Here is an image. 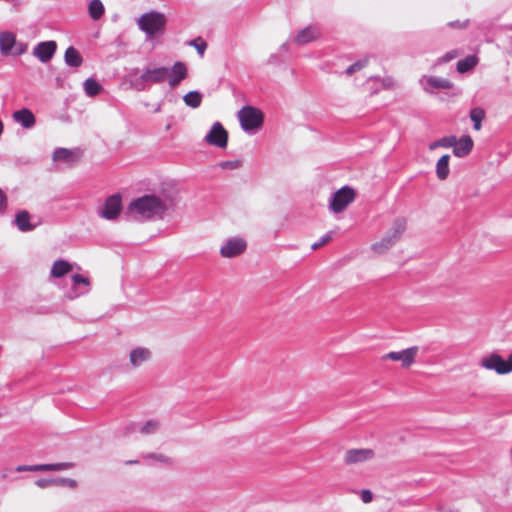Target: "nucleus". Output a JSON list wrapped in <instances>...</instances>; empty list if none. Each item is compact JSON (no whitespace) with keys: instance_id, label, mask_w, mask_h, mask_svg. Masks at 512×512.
Here are the masks:
<instances>
[{"instance_id":"nucleus-1","label":"nucleus","mask_w":512,"mask_h":512,"mask_svg":"<svg viewBox=\"0 0 512 512\" xmlns=\"http://www.w3.org/2000/svg\"><path fill=\"white\" fill-rule=\"evenodd\" d=\"M175 205L176 196L173 193L145 194L131 201L128 214L137 221L163 219Z\"/></svg>"},{"instance_id":"nucleus-2","label":"nucleus","mask_w":512,"mask_h":512,"mask_svg":"<svg viewBox=\"0 0 512 512\" xmlns=\"http://www.w3.org/2000/svg\"><path fill=\"white\" fill-rule=\"evenodd\" d=\"M137 24L139 29L145 32L147 37L152 38L164 32L166 18L165 15L160 12L150 11L141 15L137 20Z\"/></svg>"},{"instance_id":"nucleus-3","label":"nucleus","mask_w":512,"mask_h":512,"mask_svg":"<svg viewBox=\"0 0 512 512\" xmlns=\"http://www.w3.org/2000/svg\"><path fill=\"white\" fill-rule=\"evenodd\" d=\"M241 128L248 133H254L263 124V113L252 106H244L238 112Z\"/></svg>"},{"instance_id":"nucleus-4","label":"nucleus","mask_w":512,"mask_h":512,"mask_svg":"<svg viewBox=\"0 0 512 512\" xmlns=\"http://www.w3.org/2000/svg\"><path fill=\"white\" fill-rule=\"evenodd\" d=\"M169 73L168 67H154V68H146L141 76L135 80L133 83L134 87L138 91H142L147 89L148 84H160L163 83Z\"/></svg>"},{"instance_id":"nucleus-5","label":"nucleus","mask_w":512,"mask_h":512,"mask_svg":"<svg viewBox=\"0 0 512 512\" xmlns=\"http://www.w3.org/2000/svg\"><path fill=\"white\" fill-rule=\"evenodd\" d=\"M355 199V191L349 186H344L332 194L329 208L333 213H341Z\"/></svg>"},{"instance_id":"nucleus-6","label":"nucleus","mask_w":512,"mask_h":512,"mask_svg":"<svg viewBox=\"0 0 512 512\" xmlns=\"http://www.w3.org/2000/svg\"><path fill=\"white\" fill-rule=\"evenodd\" d=\"M204 140L211 146L224 149L228 144V132L220 122H214Z\"/></svg>"},{"instance_id":"nucleus-7","label":"nucleus","mask_w":512,"mask_h":512,"mask_svg":"<svg viewBox=\"0 0 512 512\" xmlns=\"http://www.w3.org/2000/svg\"><path fill=\"white\" fill-rule=\"evenodd\" d=\"M247 243L243 238L232 237L227 239L220 248V255L223 258H234L246 250Z\"/></svg>"},{"instance_id":"nucleus-8","label":"nucleus","mask_w":512,"mask_h":512,"mask_svg":"<svg viewBox=\"0 0 512 512\" xmlns=\"http://www.w3.org/2000/svg\"><path fill=\"white\" fill-rule=\"evenodd\" d=\"M418 347L413 346L402 351H392L382 356V360L400 361L402 366L410 367L417 356Z\"/></svg>"},{"instance_id":"nucleus-9","label":"nucleus","mask_w":512,"mask_h":512,"mask_svg":"<svg viewBox=\"0 0 512 512\" xmlns=\"http://www.w3.org/2000/svg\"><path fill=\"white\" fill-rule=\"evenodd\" d=\"M375 453L369 448L349 449L346 451L343 461L346 465H358L370 461Z\"/></svg>"},{"instance_id":"nucleus-10","label":"nucleus","mask_w":512,"mask_h":512,"mask_svg":"<svg viewBox=\"0 0 512 512\" xmlns=\"http://www.w3.org/2000/svg\"><path fill=\"white\" fill-rule=\"evenodd\" d=\"M480 365L487 370L495 371L499 375L508 374L510 369L508 366H506V361L502 358V356L495 352L482 358Z\"/></svg>"},{"instance_id":"nucleus-11","label":"nucleus","mask_w":512,"mask_h":512,"mask_svg":"<svg viewBox=\"0 0 512 512\" xmlns=\"http://www.w3.org/2000/svg\"><path fill=\"white\" fill-rule=\"evenodd\" d=\"M122 207L121 197L118 194L108 197L100 210L99 215L107 220H114L118 217Z\"/></svg>"},{"instance_id":"nucleus-12","label":"nucleus","mask_w":512,"mask_h":512,"mask_svg":"<svg viewBox=\"0 0 512 512\" xmlns=\"http://www.w3.org/2000/svg\"><path fill=\"white\" fill-rule=\"evenodd\" d=\"M57 49L55 41H44L38 43L33 48V55L39 59L42 63H47L52 59Z\"/></svg>"},{"instance_id":"nucleus-13","label":"nucleus","mask_w":512,"mask_h":512,"mask_svg":"<svg viewBox=\"0 0 512 512\" xmlns=\"http://www.w3.org/2000/svg\"><path fill=\"white\" fill-rule=\"evenodd\" d=\"M188 76V69L185 63L177 61L174 65L169 68L168 83L171 88L177 87L181 81L186 79Z\"/></svg>"},{"instance_id":"nucleus-14","label":"nucleus","mask_w":512,"mask_h":512,"mask_svg":"<svg viewBox=\"0 0 512 512\" xmlns=\"http://www.w3.org/2000/svg\"><path fill=\"white\" fill-rule=\"evenodd\" d=\"M320 30L317 26L315 25H309L301 30H299L293 41L295 44L299 45V46H303V45H306L310 42H313L317 39H319L320 37Z\"/></svg>"},{"instance_id":"nucleus-15","label":"nucleus","mask_w":512,"mask_h":512,"mask_svg":"<svg viewBox=\"0 0 512 512\" xmlns=\"http://www.w3.org/2000/svg\"><path fill=\"white\" fill-rule=\"evenodd\" d=\"M420 83L428 93H433L434 89H450L452 87V83L448 79L434 76H424Z\"/></svg>"},{"instance_id":"nucleus-16","label":"nucleus","mask_w":512,"mask_h":512,"mask_svg":"<svg viewBox=\"0 0 512 512\" xmlns=\"http://www.w3.org/2000/svg\"><path fill=\"white\" fill-rule=\"evenodd\" d=\"M152 358V352L146 347H136L129 353V363L132 368H138Z\"/></svg>"},{"instance_id":"nucleus-17","label":"nucleus","mask_w":512,"mask_h":512,"mask_svg":"<svg viewBox=\"0 0 512 512\" xmlns=\"http://www.w3.org/2000/svg\"><path fill=\"white\" fill-rule=\"evenodd\" d=\"M474 143L470 136L464 135L460 139L456 138L453 147V154L459 158L467 156L473 149Z\"/></svg>"},{"instance_id":"nucleus-18","label":"nucleus","mask_w":512,"mask_h":512,"mask_svg":"<svg viewBox=\"0 0 512 512\" xmlns=\"http://www.w3.org/2000/svg\"><path fill=\"white\" fill-rule=\"evenodd\" d=\"M71 280L73 294L70 296V298H76L88 293L90 286V281L88 278L80 274H75L72 275Z\"/></svg>"},{"instance_id":"nucleus-19","label":"nucleus","mask_w":512,"mask_h":512,"mask_svg":"<svg viewBox=\"0 0 512 512\" xmlns=\"http://www.w3.org/2000/svg\"><path fill=\"white\" fill-rule=\"evenodd\" d=\"M13 119L25 129L32 128L36 122L34 114L26 108L15 111Z\"/></svg>"},{"instance_id":"nucleus-20","label":"nucleus","mask_w":512,"mask_h":512,"mask_svg":"<svg viewBox=\"0 0 512 512\" xmlns=\"http://www.w3.org/2000/svg\"><path fill=\"white\" fill-rule=\"evenodd\" d=\"M406 230V220L404 218H397L393 222L391 228L386 232L384 236L390 238V240L396 244Z\"/></svg>"},{"instance_id":"nucleus-21","label":"nucleus","mask_w":512,"mask_h":512,"mask_svg":"<svg viewBox=\"0 0 512 512\" xmlns=\"http://www.w3.org/2000/svg\"><path fill=\"white\" fill-rule=\"evenodd\" d=\"M78 159V153L74 150L67 148H57L53 153V160L55 162H65L72 164Z\"/></svg>"},{"instance_id":"nucleus-22","label":"nucleus","mask_w":512,"mask_h":512,"mask_svg":"<svg viewBox=\"0 0 512 512\" xmlns=\"http://www.w3.org/2000/svg\"><path fill=\"white\" fill-rule=\"evenodd\" d=\"M31 216L28 211H19L15 216V224L22 232H28L35 229L36 225L30 222Z\"/></svg>"},{"instance_id":"nucleus-23","label":"nucleus","mask_w":512,"mask_h":512,"mask_svg":"<svg viewBox=\"0 0 512 512\" xmlns=\"http://www.w3.org/2000/svg\"><path fill=\"white\" fill-rule=\"evenodd\" d=\"M16 42V37L12 32L0 33V51L3 55H8Z\"/></svg>"},{"instance_id":"nucleus-24","label":"nucleus","mask_w":512,"mask_h":512,"mask_svg":"<svg viewBox=\"0 0 512 512\" xmlns=\"http://www.w3.org/2000/svg\"><path fill=\"white\" fill-rule=\"evenodd\" d=\"M64 59L65 63L70 67H79L83 61L78 50L72 46L66 49Z\"/></svg>"},{"instance_id":"nucleus-25","label":"nucleus","mask_w":512,"mask_h":512,"mask_svg":"<svg viewBox=\"0 0 512 512\" xmlns=\"http://www.w3.org/2000/svg\"><path fill=\"white\" fill-rule=\"evenodd\" d=\"M449 155H443L436 164V174L440 180H445L449 175Z\"/></svg>"},{"instance_id":"nucleus-26","label":"nucleus","mask_w":512,"mask_h":512,"mask_svg":"<svg viewBox=\"0 0 512 512\" xmlns=\"http://www.w3.org/2000/svg\"><path fill=\"white\" fill-rule=\"evenodd\" d=\"M71 269L72 267L67 261L57 260L52 266L51 275L53 277L59 278L67 274Z\"/></svg>"},{"instance_id":"nucleus-27","label":"nucleus","mask_w":512,"mask_h":512,"mask_svg":"<svg viewBox=\"0 0 512 512\" xmlns=\"http://www.w3.org/2000/svg\"><path fill=\"white\" fill-rule=\"evenodd\" d=\"M88 12L93 20H99L105 12L103 3L100 0H91L88 6Z\"/></svg>"},{"instance_id":"nucleus-28","label":"nucleus","mask_w":512,"mask_h":512,"mask_svg":"<svg viewBox=\"0 0 512 512\" xmlns=\"http://www.w3.org/2000/svg\"><path fill=\"white\" fill-rule=\"evenodd\" d=\"M394 245L395 244L390 240V238L383 236L380 241L372 244L371 250L374 251L376 254L381 255L386 253Z\"/></svg>"},{"instance_id":"nucleus-29","label":"nucleus","mask_w":512,"mask_h":512,"mask_svg":"<svg viewBox=\"0 0 512 512\" xmlns=\"http://www.w3.org/2000/svg\"><path fill=\"white\" fill-rule=\"evenodd\" d=\"M183 101L191 108H198L202 102V94L199 91H190L183 96Z\"/></svg>"},{"instance_id":"nucleus-30","label":"nucleus","mask_w":512,"mask_h":512,"mask_svg":"<svg viewBox=\"0 0 512 512\" xmlns=\"http://www.w3.org/2000/svg\"><path fill=\"white\" fill-rule=\"evenodd\" d=\"M160 429V422L157 420H148L138 426V431L144 435L156 433Z\"/></svg>"},{"instance_id":"nucleus-31","label":"nucleus","mask_w":512,"mask_h":512,"mask_svg":"<svg viewBox=\"0 0 512 512\" xmlns=\"http://www.w3.org/2000/svg\"><path fill=\"white\" fill-rule=\"evenodd\" d=\"M485 118V111L480 107H475L470 111V119L473 122V127L475 130L479 131L481 129V122Z\"/></svg>"},{"instance_id":"nucleus-32","label":"nucleus","mask_w":512,"mask_h":512,"mask_svg":"<svg viewBox=\"0 0 512 512\" xmlns=\"http://www.w3.org/2000/svg\"><path fill=\"white\" fill-rule=\"evenodd\" d=\"M101 90L102 86L92 78H89L84 82V91L90 97L98 95Z\"/></svg>"},{"instance_id":"nucleus-33","label":"nucleus","mask_w":512,"mask_h":512,"mask_svg":"<svg viewBox=\"0 0 512 512\" xmlns=\"http://www.w3.org/2000/svg\"><path fill=\"white\" fill-rule=\"evenodd\" d=\"M74 467V464L71 462H62V463H54V464H40V471H60L67 470Z\"/></svg>"},{"instance_id":"nucleus-34","label":"nucleus","mask_w":512,"mask_h":512,"mask_svg":"<svg viewBox=\"0 0 512 512\" xmlns=\"http://www.w3.org/2000/svg\"><path fill=\"white\" fill-rule=\"evenodd\" d=\"M455 143H456V137L455 136H447V137H443V138L438 139V140L434 141L433 143H431L429 145V149L430 150H434V149H436L438 147L450 148Z\"/></svg>"},{"instance_id":"nucleus-35","label":"nucleus","mask_w":512,"mask_h":512,"mask_svg":"<svg viewBox=\"0 0 512 512\" xmlns=\"http://www.w3.org/2000/svg\"><path fill=\"white\" fill-rule=\"evenodd\" d=\"M476 65V59L473 56L466 57L465 59L459 60L457 63V71L459 73H465L472 69Z\"/></svg>"},{"instance_id":"nucleus-36","label":"nucleus","mask_w":512,"mask_h":512,"mask_svg":"<svg viewBox=\"0 0 512 512\" xmlns=\"http://www.w3.org/2000/svg\"><path fill=\"white\" fill-rule=\"evenodd\" d=\"M187 44L189 46L194 47L197 50L200 57L204 56V53L207 49V43L201 37L190 40V41H188Z\"/></svg>"},{"instance_id":"nucleus-37","label":"nucleus","mask_w":512,"mask_h":512,"mask_svg":"<svg viewBox=\"0 0 512 512\" xmlns=\"http://www.w3.org/2000/svg\"><path fill=\"white\" fill-rule=\"evenodd\" d=\"M373 79L379 81L381 83L382 89L385 90H391L397 86L395 79L391 76H386L384 78L374 77Z\"/></svg>"},{"instance_id":"nucleus-38","label":"nucleus","mask_w":512,"mask_h":512,"mask_svg":"<svg viewBox=\"0 0 512 512\" xmlns=\"http://www.w3.org/2000/svg\"><path fill=\"white\" fill-rule=\"evenodd\" d=\"M218 166L224 170H236L242 166V162L240 160L222 161Z\"/></svg>"},{"instance_id":"nucleus-39","label":"nucleus","mask_w":512,"mask_h":512,"mask_svg":"<svg viewBox=\"0 0 512 512\" xmlns=\"http://www.w3.org/2000/svg\"><path fill=\"white\" fill-rule=\"evenodd\" d=\"M144 457L148 458V459H153L155 461L165 463V464L172 463V460L164 454L151 453V454L145 455Z\"/></svg>"},{"instance_id":"nucleus-40","label":"nucleus","mask_w":512,"mask_h":512,"mask_svg":"<svg viewBox=\"0 0 512 512\" xmlns=\"http://www.w3.org/2000/svg\"><path fill=\"white\" fill-rule=\"evenodd\" d=\"M367 64V59H364V60H360V61H357L355 63H353L352 65H350L347 69H346V73L348 75H352L353 73H355L356 71L362 69L363 67H365Z\"/></svg>"},{"instance_id":"nucleus-41","label":"nucleus","mask_w":512,"mask_h":512,"mask_svg":"<svg viewBox=\"0 0 512 512\" xmlns=\"http://www.w3.org/2000/svg\"><path fill=\"white\" fill-rule=\"evenodd\" d=\"M55 486H68L70 488H75L77 486V482L70 478H55Z\"/></svg>"},{"instance_id":"nucleus-42","label":"nucleus","mask_w":512,"mask_h":512,"mask_svg":"<svg viewBox=\"0 0 512 512\" xmlns=\"http://www.w3.org/2000/svg\"><path fill=\"white\" fill-rule=\"evenodd\" d=\"M331 239H332V232H328L325 235H323L318 242H315L314 244H312L311 248L313 250H316V249L322 247L323 245L327 244L329 241H331Z\"/></svg>"},{"instance_id":"nucleus-43","label":"nucleus","mask_w":512,"mask_h":512,"mask_svg":"<svg viewBox=\"0 0 512 512\" xmlns=\"http://www.w3.org/2000/svg\"><path fill=\"white\" fill-rule=\"evenodd\" d=\"M35 484L40 488H47L51 486H55L54 478L50 479H38Z\"/></svg>"},{"instance_id":"nucleus-44","label":"nucleus","mask_w":512,"mask_h":512,"mask_svg":"<svg viewBox=\"0 0 512 512\" xmlns=\"http://www.w3.org/2000/svg\"><path fill=\"white\" fill-rule=\"evenodd\" d=\"M17 472H26V471H40L39 465H19L16 467Z\"/></svg>"},{"instance_id":"nucleus-45","label":"nucleus","mask_w":512,"mask_h":512,"mask_svg":"<svg viewBox=\"0 0 512 512\" xmlns=\"http://www.w3.org/2000/svg\"><path fill=\"white\" fill-rule=\"evenodd\" d=\"M360 496L364 503H370L373 499L372 492L367 489L362 490Z\"/></svg>"},{"instance_id":"nucleus-46","label":"nucleus","mask_w":512,"mask_h":512,"mask_svg":"<svg viewBox=\"0 0 512 512\" xmlns=\"http://www.w3.org/2000/svg\"><path fill=\"white\" fill-rule=\"evenodd\" d=\"M457 53L456 51H449L447 52L442 58H441V61L442 62H449L451 61L452 59H454L456 57Z\"/></svg>"},{"instance_id":"nucleus-47","label":"nucleus","mask_w":512,"mask_h":512,"mask_svg":"<svg viewBox=\"0 0 512 512\" xmlns=\"http://www.w3.org/2000/svg\"><path fill=\"white\" fill-rule=\"evenodd\" d=\"M8 206V201L5 195L0 198V212H4Z\"/></svg>"},{"instance_id":"nucleus-48","label":"nucleus","mask_w":512,"mask_h":512,"mask_svg":"<svg viewBox=\"0 0 512 512\" xmlns=\"http://www.w3.org/2000/svg\"><path fill=\"white\" fill-rule=\"evenodd\" d=\"M506 361V366H508L509 369V373L512 372V353L508 355V358Z\"/></svg>"},{"instance_id":"nucleus-49","label":"nucleus","mask_w":512,"mask_h":512,"mask_svg":"<svg viewBox=\"0 0 512 512\" xmlns=\"http://www.w3.org/2000/svg\"><path fill=\"white\" fill-rule=\"evenodd\" d=\"M449 26L462 28V27H465V24H460L459 22H450Z\"/></svg>"},{"instance_id":"nucleus-50","label":"nucleus","mask_w":512,"mask_h":512,"mask_svg":"<svg viewBox=\"0 0 512 512\" xmlns=\"http://www.w3.org/2000/svg\"><path fill=\"white\" fill-rule=\"evenodd\" d=\"M138 461L137 460H129V461H126V465H132V464H137Z\"/></svg>"},{"instance_id":"nucleus-51","label":"nucleus","mask_w":512,"mask_h":512,"mask_svg":"<svg viewBox=\"0 0 512 512\" xmlns=\"http://www.w3.org/2000/svg\"><path fill=\"white\" fill-rule=\"evenodd\" d=\"M280 48L282 50H286L287 49V43H283Z\"/></svg>"},{"instance_id":"nucleus-52","label":"nucleus","mask_w":512,"mask_h":512,"mask_svg":"<svg viewBox=\"0 0 512 512\" xmlns=\"http://www.w3.org/2000/svg\"><path fill=\"white\" fill-rule=\"evenodd\" d=\"M2 131H3V124H2V122L0 121V135L2 134Z\"/></svg>"},{"instance_id":"nucleus-53","label":"nucleus","mask_w":512,"mask_h":512,"mask_svg":"<svg viewBox=\"0 0 512 512\" xmlns=\"http://www.w3.org/2000/svg\"><path fill=\"white\" fill-rule=\"evenodd\" d=\"M3 191L0 189V198L3 196Z\"/></svg>"}]
</instances>
